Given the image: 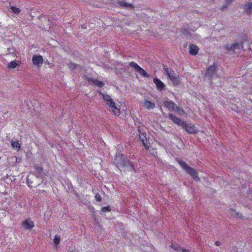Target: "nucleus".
I'll use <instances>...</instances> for the list:
<instances>
[{
  "label": "nucleus",
  "mask_w": 252,
  "mask_h": 252,
  "mask_svg": "<svg viewBox=\"0 0 252 252\" xmlns=\"http://www.w3.org/2000/svg\"><path fill=\"white\" fill-rule=\"evenodd\" d=\"M95 200L98 201V202H100L101 201V196L100 195V194H99L98 193H96L95 195Z\"/></svg>",
  "instance_id": "nucleus-30"
},
{
  "label": "nucleus",
  "mask_w": 252,
  "mask_h": 252,
  "mask_svg": "<svg viewBox=\"0 0 252 252\" xmlns=\"http://www.w3.org/2000/svg\"><path fill=\"white\" fill-rule=\"evenodd\" d=\"M215 244H216V246H219L220 245V241H217L216 242Z\"/></svg>",
  "instance_id": "nucleus-37"
},
{
  "label": "nucleus",
  "mask_w": 252,
  "mask_h": 252,
  "mask_svg": "<svg viewBox=\"0 0 252 252\" xmlns=\"http://www.w3.org/2000/svg\"><path fill=\"white\" fill-rule=\"evenodd\" d=\"M168 117L174 123L182 127L183 126H186L185 122L181 120L180 118L176 117L174 115L169 113L168 114Z\"/></svg>",
  "instance_id": "nucleus-7"
},
{
  "label": "nucleus",
  "mask_w": 252,
  "mask_h": 252,
  "mask_svg": "<svg viewBox=\"0 0 252 252\" xmlns=\"http://www.w3.org/2000/svg\"><path fill=\"white\" fill-rule=\"evenodd\" d=\"M73 252V251H72V252Z\"/></svg>",
  "instance_id": "nucleus-39"
},
{
  "label": "nucleus",
  "mask_w": 252,
  "mask_h": 252,
  "mask_svg": "<svg viewBox=\"0 0 252 252\" xmlns=\"http://www.w3.org/2000/svg\"><path fill=\"white\" fill-rule=\"evenodd\" d=\"M99 94L103 97V99L107 105L111 108L114 114L119 116L120 114L119 106L116 105V103L113 101L110 96L102 93H99Z\"/></svg>",
  "instance_id": "nucleus-3"
},
{
  "label": "nucleus",
  "mask_w": 252,
  "mask_h": 252,
  "mask_svg": "<svg viewBox=\"0 0 252 252\" xmlns=\"http://www.w3.org/2000/svg\"><path fill=\"white\" fill-rule=\"evenodd\" d=\"M180 250H181L182 252H190L189 250H187V249H185L181 248Z\"/></svg>",
  "instance_id": "nucleus-36"
},
{
  "label": "nucleus",
  "mask_w": 252,
  "mask_h": 252,
  "mask_svg": "<svg viewBox=\"0 0 252 252\" xmlns=\"http://www.w3.org/2000/svg\"><path fill=\"white\" fill-rule=\"evenodd\" d=\"M123 7H124L125 8H127V9L134 8V7L131 4L127 3L126 2V4H124V6H123Z\"/></svg>",
  "instance_id": "nucleus-28"
},
{
  "label": "nucleus",
  "mask_w": 252,
  "mask_h": 252,
  "mask_svg": "<svg viewBox=\"0 0 252 252\" xmlns=\"http://www.w3.org/2000/svg\"><path fill=\"white\" fill-rule=\"evenodd\" d=\"M244 9L248 14L252 13V2H249L245 4Z\"/></svg>",
  "instance_id": "nucleus-16"
},
{
  "label": "nucleus",
  "mask_w": 252,
  "mask_h": 252,
  "mask_svg": "<svg viewBox=\"0 0 252 252\" xmlns=\"http://www.w3.org/2000/svg\"><path fill=\"white\" fill-rule=\"evenodd\" d=\"M178 164L181 166V167L185 170L193 179L195 180H199V178L197 176V173L196 171L193 168L188 165L182 159L177 158L176 159Z\"/></svg>",
  "instance_id": "nucleus-2"
},
{
  "label": "nucleus",
  "mask_w": 252,
  "mask_h": 252,
  "mask_svg": "<svg viewBox=\"0 0 252 252\" xmlns=\"http://www.w3.org/2000/svg\"><path fill=\"white\" fill-rule=\"evenodd\" d=\"M171 248L173 249H174L175 250H177V251H178L179 250H180L181 248H180L178 245L176 244H172L171 245Z\"/></svg>",
  "instance_id": "nucleus-31"
},
{
  "label": "nucleus",
  "mask_w": 252,
  "mask_h": 252,
  "mask_svg": "<svg viewBox=\"0 0 252 252\" xmlns=\"http://www.w3.org/2000/svg\"><path fill=\"white\" fill-rule=\"evenodd\" d=\"M224 48L228 52L233 51L236 53H240V51L243 49V42L241 41L232 44L225 45Z\"/></svg>",
  "instance_id": "nucleus-4"
},
{
  "label": "nucleus",
  "mask_w": 252,
  "mask_h": 252,
  "mask_svg": "<svg viewBox=\"0 0 252 252\" xmlns=\"http://www.w3.org/2000/svg\"><path fill=\"white\" fill-rule=\"evenodd\" d=\"M144 105L149 110L153 109L155 107V104L148 100H146L144 102Z\"/></svg>",
  "instance_id": "nucleus-18"
},
{
  "label": "nucleus",
  "mask_w": 252,
  "mask_h": 252,
  "mask_svg": "<svg viewBox=\"0 0 252 252\" xmlns=\"http://www.w3.org/2000/svg\"><path fill=\"white\" fill-rule=\"evenodd\" d=\"M35 169H36V171L37 172L38 175L39 176H41L42 175L43 170H42V168L41 167H40L39 166H36Z\"/></svg>",
  "instance_id": "nucleus-25"
},
{
  "label": "nucleus",
  "mask_w": 252,
  "mask_h": 252,
  "mask_svg": "<svg viewBox=\"0 0 252 252\" xmlns=\"http://www.w3.org/2000/svg\"><path fill=\"white\" fill-rule=\"evenodd\" d=\"M167 76L174 84L177 85L179 83V78L173 71L168 72Z\"/></svg>",
  "instance_id": "nucleus-13"
},
{
  "label": "nucleus",
  "mask_w": 252,
  "mask_h": 252,
  "mask_svg": "<svg viewBox=\"0 0 252 252\" xmlns=\"http://www.w3.org/2000/svg\"><path fill=\"white\" fill-rule=\"evenodd\" d=\"M174 111L176 112L179 115H185L186 114V112L183 109L178 107V106H177Z\"/></svg>",
  "instance_id": "nucleus-21"
},
{
  "label": "nucleus",
  "mask_w": 252,
  "mask_h": 252,
  "mask_svg": "<svg viewBox=\"0 0 252 252\" xmlns=\"http://www.w3.org/2000/svg\"><path fill=\"white\" fill-rule=\"evenodd\" d=\"M19 62H17L16 61H11L8 64L7 67L8 68H15L18 65H19Z\"/></svg>",
  "instance_id": "nucleus-20"
},
{
  "label": "nucleus",
  "mask_w": 252,
  "mask_h": 252,
  "mask_svg": "<svg viewBox=\"0 0 252 252\" xmlns=\"http://www.w3.org/2000/svg\"><path fill=\"white\" fill-rule=\"evenodd\" d=\"M113 163L119 169L127 167H129L130 170H134L133 163L124 155L120 153L117 154Z\"/></svg>",
  "instance_id": "nucleus-1"
},
{
  "label": "nucleus",
  "mask_w": 252,
  "mask_h": 252,
  "mask_svg": "<svg viewBox=\"0 0 252 252\" xmlns=\"http://www.w3.org/2000/svg\"><path fill=\"white\" fill-rule=\"evenodd\" d=\"M217 65L216 63H214L212 65L208 67L206 73V76L212 77L216 74V69Z\"/></svg>",
  "instance_id": "nucleus-9"
},
{
  "label": "nucleus",
  "mask_w": 252,
  "mask_h": 252,
  "mask_svg": "<svg viewBox=\"0 0 252 252\" xmlns=\"http://www.w3.org/2000/svg\"><path fill=\"white\" fill-rule=\"evenodd\" d=\"M199 48L193 44L189 46V53L192 55H196L198 52Z\"/></svg>",
  "instance_id": "nucleus-17"
},
{
  "label": "nucleus",
  "mask_w": 252,
  "mask_h": 252,
  "mask_svg": "<svg viewBox=\"0 0 252 252\" xmlns=\"http://www.w3.org/2000/svg\"><path fill=\"white\" fill-rule=\"evenodd\" d=\"M11 146L14 149L19 151L20 149L21 145L17 141H12Z\"/></svg>",
  "instance_id": "nucleus-19"
},
{
  "label": "nucleus",
  "mask_w": 252,
  "mask_h": 252,
  "mask_svg": "<svg viewBox=\"0 0 252 252\" xmlns=\"http://www.w3.org/2000/svg\"><path fill=\"white\" fill-rule=\"evenodd\" d=\"M228 4H229V3H226V2L225 4H224L223 5V6H222V8H221V10H223V9H224L226 8H227V6H228Z\"/></svg>",
  "instance_id": "nucleus-35"
},
{
  "label": "nucleus",
  "mask_w": 252,
  "mask_h": 252,
  "mask_svg": "<svg viewBox=\"0 0 252 252\" xmlns=\"http://www.w3.org/2000/svg\"><path fill=\"white\" fill-rule=\"evenodd\" d=\"M118 3L120 5V6L123 7L124 4H126V2L123 0H119L118 1Z\"/></svg>",
  "instance_id": "nucleus-34"
},
{
  "label": "nucleus",
  "mask_w": 252,
  "mask_h": 252,
  "mask_svg": "<svg viewBox=\"0 0 252 252\" xmlns=\"http://www.w3.org/2000/svg\"><path fill=\"white\" fill-rule=\"evenodd\" d=\"M31 104V102L30 100L27 99L26 100H25L24 105H26L28 109L30 108Z\"/></svg>",
  "instance_id": "nucleus-29"
},
{
  "label": "nucleus",
  "mask_w": 252,
  "mask_h": 252,
  "mask_svg": "<svg viewBox=\"0 0 252 252\" xmlns=\"http://www.w3.org/2000/svg\"><path fill=\"white\" fill-rule=\"evenodd\" d=\"M230 211L231 212V213H234L235 214H236V216L238 217V218H241L242 217V216L241 214L239 213H237L235 209H231L230 210Z\"/></svg>",
  "instance_id": "nucleus-27"
},
{
  "label": "nucleus",
  "mask_w": 252,
  "mask_h": 252,
  "mask_svg": "<svg viewBox=\"0 0 252 252\" xmlns=\"http://www.w3.org/2000/svg\"><path fill=\"white\" fill-rule=\"evenodd\" d=\"M22 225L26 229H31L35 226L34 222L30 218L26 219L23 222Z\"/></svg>",
  "instance_id": "nucleus-11"
},
{
  "label": "nucleus",
  "mask_w": 252,
  "mask_h": 252,
  "mask_svg": "<svg viewBox=\"0 0 252 252\" xmlns=\"http://www.w3.org/2000/svg\"><path fill=\"white\" fill-rule=\"evenodd\" d=\"M163 69L164 71L167 74V75L168 74V72H170L171 71V70L170 71L168 69L167 66L164 64L163 65Z\"/></svg>",
  "instance_id": "nucleus-33"
},
{
  "label": "nucleus",
  "mask_w": 252,
  "mask_h": 252,
  "mask_svg": "<svg viewBox=\"0 0 252 252\" xmlns=\"http://www.w3.org/2000/svg\"><path fill=\"white\" fill-rule=\"evenodd\" d=\"M93 82L95 85L99 87H102L104 85L103 82L97 80H94Z\"/></svg>",
  "instance_id": "nucleus-24"
},
{
  "label": "nucleus",
  "mask_w": 252,
  "mask_h": 252,
  "mask_svg": "<svg viewBox=\"0 0 252 252\" xmlns=\"http://www.w3.org/2000/svg\"><path fill=\"white\" fill-rule=\"evenodd\" d=\"M111 210V208L110 206H107L106 207H102L101 208V211L103 212H110Z\"/></svg>",
  "instance_id": "nucleus-26"
},
{
  "label": "nucleus",
  "mask_w": 252,
  "mask_h": 252,
  "mask_svg": "<svg viewBox=\"0 0 252 252\" xmlns=\"http://www.w3.org/2000/svg\"><path fill=\"white\" fill-rule=\"evenodd\" d=\"M153 82L156 84L157 89L161 91L165 87L164 84L157 78L153 79Z\"/></svg>",
  "instance_id": "nucleus-15"
},
{
  "label": "nucleus",
  "mask_w": 252,
  "mask_h": 252,
  "mask_svg": "<svg viewBox=\"0 0 252 252\" xmlns=\"http://www.w3.org/2000/svg\"><path fill=\"white\" fill-rule=\"evenodd\" d=\"M66 65L70 70H72L75 73H78L82 69V67L81 66L71 62L67 63Z\"/></svg>",
  "instance_id": "nucleus-10"
},
{
  "label": "nucleus",
  "mask_w": 252,
  "mask_h": 252,
  "mask_svg": "<svg viewBox=\"0 0 252 252\" xmlns=\"http://www.w3.org/2000/svg\"><path fill=\"white\" fill-rule=\"evenodd\" d=\"M129 66L133 68L135 71L139 73L143 77H148L149 75L143 68L141 67L137 63L134 62H130L128 64Z\"/></svg>",
  "instance_id": "nucleus-5"
},
{
  "label": "nucleus",
  "mask_w": 252,
  "mask_h": 252,
  "mask_svg": "<svg viewBox=\"0 0 252 252\" xmlns=\"http://www.w3.org/2000/svg\"><path fill=\"white\" fill-rule=\"evenodd\" d=\"M186 126H183L182 127L186 129V130L189 133H195L196 132V127L191 124H187L185 123Z\"/></svg>",
  "instance_id": "nucleus-14"
},
{
  "label": "nucleus",
  "mask_w": 252,
  "mask_h": 252,
  "mask_svg": "<svg viewBox=\"0 0 252 252\" xmlns=\"http://www.w3.org/2000/svg\"><path fill=\"white\" fill-rule=\"evenodd\" d=\"M10 9L15 14H19L21 12V9L14 6H10Z\"/></svg>",
  "instance_id": "nucleus-22"
},
{
  "label": "nucleus",
  "mask_w": 252,
  "mask_h": 252,
  "mask_svg": "<svg viewBox=\"0 0 252 252\" xmlns=\"http://www.w3.org/2000/svg\"><path fill=\"white\" fill-rule=\"evenodd\" d=\"M233 0H225V2L227 3H230Z\"/></svg>",
  "instance_id": "nucleus-38"
},
{
  "label": "nucleus",
  "mask_w": 252,
  "mask_h": 252,
  "mask_svg": "<svg viewBox=\"0 0 252 252\" xmlns=\"http://www.w3.org/2000/svg\"><path fill=\"white\" fill-rule=\"evenodd\" d=\"M32 61L33 64L38 67H40L43 62L42 56L40 55H34Z\"/></svg>",
  "instance_id": "nucleus-8"
},
{
  "label": "nucleus",
  "mask_w": 252,
  "mask_h": 252,
  "mask_svg": "<svg viewBox=\"0 0 252 252\" xmlns=\"http://www.w3.org/2000/svg\"><path fill=\"white\" fill-rule=\"evenodd\" d=\"M164 105L165 107L171 111H174L177 106L173 101L168 100L164 101Z\"/></svg>",
  "instance_id": "nucleus-12"
},
{
  "label": "nucleus",
  "mask_w": 252,
  "mask_h": 252,
  "mask_svg": "<svg viewBox=\"0 0 252 252\" xmlns=\"http://www.w3.org/2000/svg\"><path fill=\"white\" fill-rule=\"evenodd\" d=\"M14 52V49L13 48H7V54H12Z\"/></svg>",
  "instance_id": "nucleus-32"
},
{
  "label": "nucleus",
  "mask_w": 252,
  "mask_h": 252,
  "mask_svg": "<svg viewBox=\"0 0 252 252\" xmlns=\"http://www.w3.org/2000/svg\"><path fill=\"white\" fill-rule=\"evenodd\" d=\"M139 133V139L141 141L143 145L144 146L145 149L147 150H149V146L147 144L148 140H147L146 133L143 132L140 128L138 129Z\"/></svg>",
  "instance_id": "nucleus-6"
},
{
  "label": "nucleus",
  "mask_w": 252,
  "mask_h": 252,
  "mask_svg": "<svg viewBox=\"0 0 252 252\" xmlns=\"http://www.w3.org/2000/svg\"><path fill=\"white\" fill-rule=\"evenodd\" d=\"M61 237L60 236L56 235L54 239V243L56 247H57L60 242Z\"/></svg>",
  "instance_id": "nucleus-23"
}]
</instances>
